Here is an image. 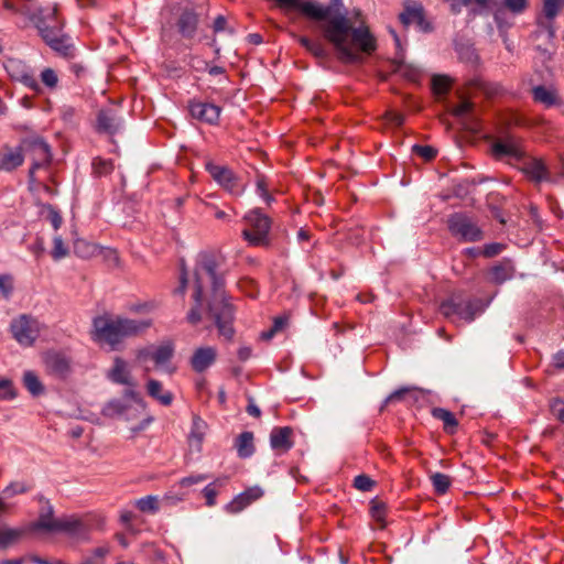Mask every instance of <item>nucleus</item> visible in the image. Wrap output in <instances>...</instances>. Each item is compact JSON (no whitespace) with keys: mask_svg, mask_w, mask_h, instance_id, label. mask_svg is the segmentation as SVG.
<instances>
[{"mask_svg":"<svg viewBox=\"0 0 564 564\" xmlns=\"http://www.w3.org/2000/svg\"><path fill=\"white\" fill-rule=\"evenodd\" d=\"M128 409L129 405L121 400L112 399L104 405L101 414L106 417L113 419L124 414Z\"/></svg>","mask_w":564,"mask_h":564,"instance_id":"34","label":"nucleus"},{"mask_svg":"<svg viewBox=\"0 0 564 564\" xmlns=\"http://www.w3.org/2000/svg\"><path fill=\"white\" fill-rule=\"evenodd\" d=\"M22 149H24V155L32 160L29 182L33 184L36 182L35 171L48 165L52 161L51 148L41 137H28L22 139Z\"/></svg>","mask_w":564,"mask_h":564,"instance_id":"7","label":"nucleus"},{"mask_svg":"<svg viewBox=\"0 0 564 564\" xmlns=\"http://www.w3.org/2000/svg\"><path fill=\"white\" fill-rule=\"evenodd\" d=\"M17 397L13 383L9 379H0V400H12Z\"/></svg>","mask_w":564,"mask_h":564,"instance_id":"49","label":"nucleus"},{"mask_svg":"<svg viewBox=\"0 0 564 564\" xmlns=\"http://www.w3.org/2000/svg\"><path fill=\"white\" fill-rule=\"evenodd\" d=\"M542 3L543 14L550 21L554 20L564 9V0H542Z\"/></svg>","mask_w":564,"mask_h":564,"instance_id":"40","label":"nucleus"},{"mask_svg":"<svg viewBox=\"0 0 564 564\" xmlns=\"http://www.w3.org/2000/svg\"><path fill=\"white\" fill-rule=\"evenodd\" d=\"M43 41L55 52L65 57L73 56L74 46L69 36L63 33V21L57 15V9L37 8L29 15Z\"/></svg>","mask_w":564,"mask_h":564,"instance_id":"3","label":"nucleus"},{"mask_svg":"<svg viewBox=\"0 0 564 564\" xmlns=\"http://www.w3.org/2000/svg\"><path fill=\"white\" fill-rule=\"evenodd\" d=\"M431 481L434 488V491L437 495H444L451 487L452 479L449 476L442 473H434L431 475Z\"/></svg>","mask_w":564,"mask_h":564,"instance_id":"37","label":"nucleus"},{"mask_svg":"<svg viewBox=\"0 0 564 564\" xmlns=\"http://www.w3.org/2000/svg\"><path fill=\"white\" fill-rule=\"evenodd\" d=\"M234 446L239 458L246 459L251 457L256 452L253 433L249 431L240 433L236 437Z\"/></svg>","mask_w":564,"mask_h":564,"instance_id":"24","label":"nucleus"},{"mask_svg":"<svg viewBox=\"0 0 564 564\" xmlns=\"http://www.w3.org/2000/svg\"><path fill=\"white\" fill-rule=\"evenodd\" d=\"M44 362L47 371L57 378H66L70 372V359L62 351H47Z\"/></svg>","mask_w":564,"mask_h":564,"instance_id":"15","label":"nucleus"},{"mask_svg":"<svg viewBox=\"0 0 564 564\" xmlns=\"http://www.w3.org/2000/svg\"><path fill=\"white\" fill-rule=\"evenodd\" d=\"M95 335L98 340L106 341L115 347L122 339L133 337L145 332L151 325L150 319H132L126 317L107 318L98 316L93 322Z\"/></svg>","mask_w":564,"mask_h":564,"instance_id":"4","label":"nucleus"},{"mask_svg":"<svg viewBox=\"0 0 564 564\" xmlns=\"http://www.w3.org/2000/svg\"><path fill=\"white\" fill-rule=\"evenodd\" d=\"M188 65L196 72H206L208 68V62L198 56H191Z\"/></svg>","mask_w":564,"mask_h":564,"instance_id":"63","label":"nucleus"},{"mask_svg":"<svg viewBox=\"0 0 564 564\" xmlns=\"http://www.w3.org/2000/svg\"><path fill=\"white\" fill-rule=\"evenodd\" d=\"M39 214L41 217L48 220L55 230H57L63 224L59 210L51 204H40Z\"/></svg>","mask_w":564,"mask_h":564,"instance_id":"32","label":"nucleus"},{"mask_svg":"<svg viewBox=\"0 0 564 564\" xmlns=\"http://www.w3.org/2000/svg\"><path fill=\"white\" fill-rule=\"evenodd\" d=\"M205 169L213 180L231 195L240 196L245 192L246 187L240 184L239 177L228 166L207 162Z\"/></svg>","mask_w":564,"mask_h":564,"instance_id":"11","label":"nucleus"},{"mask_svg":"<svg viewBox=\"0 0 564 564\" xmlns=\"http://www.w3.org/2000/svg\"><path fill=\"white\" fill-rule=\"evenodd\" d=\"M53 250H52V257L54 260H59L67 256L68 249L64 246L63 239L61 236H56L53 239Z\"/></svg>","mask_w":564,"mask_h":564,"instance_id":"54","label":"nucleus"},{"mask_svg":"<svg viewBox=\"0 0 564 564\" xmlns=\"http://www.w3.org/2000/svg\"><path fill=\"white\" fill-rule=\"evenodd\" d=\"M508 10L505 8H498L494 14L495 22L497 24V28L499 30L500 35H503L507 33V31L512 26L513 21L509 17Z\"/></svg>","mask_w":564,"mask_h":564,"instance_id":"36","label":"nucleus"},{"mask_svg":"<svg viewBox=\"0 0 564 564\" xmlns=\"http://www.w3.org/2000/svg\"><path fill=\"white\" fill-rule=\"evenodd\" d=\"M506 246L500 242L487 243L481 248V256L485 258H494L505 250Z\"/></svg>","mask_w":564,"mask_h":564,"instance_id":"53","label":"nucleus"},{"mask_svg":"<svg viewBox=\"0 0 564 564\" xmlns=\"http://www.w3.org/2000/svg\"><path fill=\"white\" fill-rule=\"evenodd\" d=\"M108 379L117 384L134 386L133 378L129 365L120 357H116L111 369L108 371Z\"/></svg>","mask_w":564,"mask_h":564,"instance_id":"18","label":"nucleus"},{"mask_svg":"<svg viewBox=\"0 0 564 564\" xmlns=\"http://www.w3.org/2000/svg\"><path fill=\"white\" fill-rule=\"evenodd\" d=\"M74 251L82 258H89L99 251V247L95 243H89L84 240H78L74 245Z\"/></svg>","mask_w":564,"mask_h":564,"instance_id":"44","label":"nucleus"},{"mask_svg":"<svg viewBox=\"0 0 564 564\" xmlns=\"http://www.w3.org/2000/svg\"><path fill=\"white\" fill-rule=\"evenodd\" d=\"M409 392H410L409 388H400V389L393 391L386 398L380 410L382 411L383 408H386L389 403H392L395 401H401L405 397V394H408Z\"/></svg>","mask_w":564,"mask_h":564,"instance_id":"59","label":"nucleus"},{"mask_svg":"<svg viewBox=\"0 0 564 564\" xmlns=\"http://www.w3.org/2000/svg\"><path fill=\"white\" fill-rule=\"evenodd\" d=\"M283 11L299 10L308 19L321 22L319 31L335 51L336 57L344 64L364 62V54L376 50V39L368 26H355L348 18L343 0H329L323 6L314 0H274Z\"/></svg>","mask_w":564,"mask_h":564,"instance_id":"1","label":"nucleus"},{"mask_svg":"<svg viewBox=\"0 0 564 564\" xmlns=\"http://www.w3.org/2000/svg\"><path fill=\"white\" fill-rule=\"evenodd\" d=\"M4 68L12 80L23 84L34 93H41L40 84L24 62L17 58H10L4 64Z\"/></svg>","mask_w":564,"mask_h":564,"instance_id":"13","label":"nucleus"},{"mask_svg":"<svg viewBox=\"0 0 564 564\" xmlns=\"http://www.w3.org/2000/svg\"><path fill=\"white\" fill-rule=\"evenodd\" d=\"M194 302H195V305L189 310V312L187 314V321L192 325H197L202 321L200 307H202L203 300L199 302V304L195 300H194Z\"/></svg>","mask_w":564,"mask_h":564,"instance_id":"61","label":"nucleus"},{"mask_svg":"<svg viewBox=\"0 0 564 564\" xmlns=\"http://www.w3.org/2000/svg\"><path fill=\"white\" fill-rule=\"evenodd\" d=\"M121 119L111 109H101L97 115V131L113 135L121 128Z\"/></svg>","mask_w":564,"mask_h":564,"instance_id":"20","label":"nucleus"},{"mask_svg":"<svg viewBox=\"0 0 564 564\" xmlns=\"http://www.w3.org/2000/svg\"><path fill=\"white\" fill-rule=\"evenodd\" d=\"M394 72L411 82H416L421 77V69L414 65L404 62L402 56L394 58Z\"/></svg>","mask_w":564,"mask_h":564,"instance_id":"28","label":"nucleus"},{"mask_svg":"<svg viewBox=\"0 0 564 564\" xmlns=\"http://www.w3.org/2000/svg\"><path fill=\"white\" fill-rule=\"evenodd\" d=\"M293 429L291 426H275L270 433V446L279 453L289 452L294 442L292 440Z\"/></svg>","mask_w":564,"mask_h":564,"instance_id":"16","label":"nucleus"},{"mask_svg":"<svg viewBox=\"0 0 564 564\" xmlns=\"http://www.w3.org/2000/svg\"><path fill=\"white\" fill-rule=\"evenodd\" d=\"M135 507L144 513H155L159 511V500L155 496H145L135 501Z\"/></svg>","mask_w":564,"mask_h":564,"instance_id":"43","label":"nucleus"},{"mask_svg":"<svg viewBox=\"0 0 564 564\" xmlns=\"http://www.w3.org/2000/svg\"><path fill=\"white\" fill-rule=\"evenodd\" d=\"M187 108L192 118L199 122L209 126H217L219 123L221 108L215 104L191 99L188 100Z\"/></svg>","mask_w":564,"mask_h":564,"instance_id":"14","label":"nucleus"},{"mask_svg":"<svg viewBox=\"0 0 564 564\" xmlns=\"http://www.w3.org/2000/svg\"><path fill=\"white\" fill-rule=\"evenodd\" d=\"M227 480L228 477L217 478L203 489L202 494L206 499V506L213 507L216 505V497L218 495L216 486L221 487L227 482Z\"/></svg>","mask_w":564,"mask_h":564,"instance_id":"35","label":"nucleus"},{"mask_svg":"<svg viewBox=\"0 0 564 564\" xmlns=\"http://www.w3.org/2000/svg\"><path fill=\"white\" fill-rule=\"evenodd\" d=\"M250 503L243 492L237 495L229 503L226 505L225 509L229 513H238L247 508Z\"/></svg>","mask_w":564,"mask_h":564,"instance_id":"45","label":"nucleus"},{"mask_svg":"<svg viewBox=\"0 0 564 564\" xmlns=\"http://www.w3.org/2000/svg\"><path fill=\"white\" fill-rule=\"evenodd\" d=\"M216 356L217 352L214 347H200L194 351L191 366L194 371L203 372L215 362Z\"/></svg>","mask_w":564,"mask_h":564,"instance_id":"21","label":"nucleus"},{"mask_svg":"<svg viewBox=\"0 0 564 564\" xmlns=\"http://www.w3.org/2000/svg\"><path fill=\"white\" fill-rule=\"evenodd\" d=\"M310 52L314 57L318 58V59H326L328 57V52L327 50L325 48V46L318 42V41H315L310 50L307 51Z\"/></svg>","mask_w":564,"mask_h":564,"instance_id":"60","label":"nucleus"},{"mask_svg":"<svg viewBox=\"0 0 564 564\" xmlns=\"http://www.w3.org/2000/svg\"><path fill=\"white\" fill-rule=\"evenodd\" d=\"M412 152L425 161H432L437 155L436 149L431 145L414 144L412 147Z\"/></svg>","mask_w":564,"mask_h":564,"instance_id":"47","label":"nucleus"},{"mask_svg":"<svg viewBox=\"0 0 564 564\" xmlns=\"http://www.w3.org/2000/svg\"><path fill=\"white\" fill-rule=\"evenodd\" d=\"M174 355V346L171 341L164 343L154 350L143 349L139 352L140 359L151 358L156 365L167 362Z\"/></svg>","mask_w":564,"mask_h":564,"instance_id":"23","label":"nucleus"},{"mask_svg":"<svg viewBox=\"0 0 564 564\" xmlns=\"http://www.w3.org/2000/svg\"><path fill=\"white\" fill-rule=\"evenodd\" d=\"M513 14H520L528 8V0H503V7Z\"/></svg>","mask_w":564,"mask_h":564,"instance_id":"51","label":"nucleus"},{"mask_svg":"<svg viewBox=\"0 0 564 564\" xmlns=\"http://www.w3.org/2000/svg\"><path fill=\"white\" fill-rule=\"evenodd\" d=\"M492 153L498 159L508 156L516 161H521L524 156V152L517 144L503 141H498L492 144Z\"/></svg>","mask_w":564,"mask_h":564,"instance_id":"25","label":"nucleus"},{"mask_svg":"<svg viewBox=\"0 0 564 564\" xmlns=\"http://www.w3.org/2000/svg\"><path fill=\"white\" fill-rule=\"evenodd\" d=\"M23 534L21 529H0V549H6L15 543Z\"/></svg>","mask_w":564,"mask_h":564,"instance_id":"39","label":"nucleus"},{"mask_svg":"<svg viewBox=\"0 0 564 564\" xmlns=\"http://www.w3.org/2000/svg\"><path fill=\"white\" fill-rule=\"evenodd\" d=\"M223 262L224 257L217 251L207 250L198 253L194 270L193 299L199 304L204 297L202 273L205 272L212 283V294L207 302V318L213 322L218 335L230 341L236 333L234 328L236 307L226 294L224 273L218 271Z\"/></svg>","mask_w":564,"mask_h":564,"instance_id":"2","label":"nucleus"},{"mask_svg":"<svg viewBox=\"0 0 564 564\" xmlns=\"http://www.w3.org/2000/svg\"><path fill=\"white\" fill-rule=\"evenodd\" d=\"M99 252L102 254L104 259L110 267L119 265V256L117 250L111 248H99Z\"/></svg>","mask_w":564,"mask_h":564,"instance_id":"58","label":"nucleus"},{"mask_svg":"<svg viewBox=\"0 0 564 564\" xmlns=\"http://www.w3.org/2000/svg\"><path fill=\"white\" fill-rule=\"evenodd\" d=\"M198 15L193 9H184L180 14L176 26L183 37L192 39L197 30Z\"/></svg>","mask_w":564,"mask_h":564,"instance_id":"22","label":"nucleus"},{"mask_svg":"<svg viewBox=\"0 0 564 564\" xmlns=\"http://www.w3.org/2000/svg\"><path fill=\"white\" fill-rule=\"evenodd\" d=\"M213 30H214V33H219V32H225V31L228 32L229 34L235 33V29L232 26L228 25L227 19L224 15H218L215 18L214 23H213Z\"/></svg>","mask_w":564,"mask_h":564,"instance_id":"57","label":"nucleus"},{"mask_svg":"<svg viewBox=\"0 0 564 564\" xmlns=\"http://www.w3.org/2000/svg\"><path fill=\"white\" fill-rule=\"evenodd\" d=\"M550 410L558 421L564 423V401L562 399H552L550 402Z\"/></svg>","mask_w":564,"mask_h":564,"instance_id":"56","label":"nucleus"},{"mask_svg":"<svg viewBox=\"0 0 564 564\" xmlns=\"http://www.w3.org/2000/svg\"><path fill=\"white\" fill-rule=\"evenodd\" d=\"M13 292V280L10 274H0V293L8 300Z\"/></svg>","mask_w":564,"mask_h":564,"instance_id":"52","label":"nucleus"},{"mask_svg":"<svg viewBox=\"0 0 564 564\" xmlns=\"http://www.w3.org/2000/svg\"><path fill=\"white\" fill-rule=\"evenodd\" d=\"M93 169L96 175H108L113 171V162L101 158H96L93 161Z\"/></svg>","mask_w":564,"mask_h":564,"instance_id":"46","label":"nucleus"},{"mask_svg":"<svg viewBox=\"0 0 564 564\" xmlns=\"http://www.w3.org/2000/svg\"><path fill=\"white\" fill-rule=\"evenodd\" d=\"M532 96L535 102L542 104L545 107H552L560 104V98L555 90L547 89L542 85L532 88Z\"/></svg>","mask_w":564,"mask_h":564,"instance_id":"26","label":"nucleus"},{"mask_svg":"<svg viewBox=\"0 0 564 564\" xmlns=\"http://www.w3.org/2000/svg\"><path fill=\"white\" fill-rule=\"evenodd\" d=\"M243 220L248 228L242 230V237L250 246L267 247L270 245L271 219L260 208L248 212Z\"/></svg>","mask_w":564,"mask_h":564,"instance_id":"6","label":"nucleus"},{"mask_svg":"<svg viewBox=\"0 0 564 564\" xmlns=\"http://www.w3.org/2000/svg\"><path fill=\"white\" fill-rule=\"evenodd\" d=\"M376 486V481L369 476L361 474L355 477L354 487L360 491H370Z\"/></svg>","mask_w":564,"mask_h":564,"instance_id":"48","label":"nucleus"},{"mask_svg":"<svg viewBox=\"0 0 564 564\" xmlns=\"http://www.w3.org/2000/svg\"><path fill=\"white\" fill-rule=\"evenodd\" d=\"M208 478L207 475L199 474V475H191L187 477H184L181 479L180 485L182 487H191L195 484L202 482Z\"/></svg>","mask_w":564,"mask_h":564,"instance_id":"62","label":"nucleus"},{"mask_svg":"<svg viewBox=\"0 0 564 564\" xmlns=\"http://www.w3.org/2000/svg\"><path fill=\"white\" fill-rule=\"evenodd\" d=\"M206 429H207L206 422L204 420H202L199 416L194 415L191 433L188 435V441H189L191 445H196V447L198 449L200 448L202 442L205 436Z\"/></svg>","mask_w":564,"mask_h":564,"instance_id":"30","label":"nucleus"},{"mask_svg":"<svg viewBox=\"0 0 564 564\" xmlns=\"http://www.w3.org/2000/svg\"><path fill=\"white\" fill-rule=\"evenodd\" d=\"M432 415L437 419V420H441L444 424V431L449 433V434H454L457 426H458V421L456 420L455 415L446 410V409H443V408H434L432 410Z\"/></svg>","mask_w":564,"mask_h":564,"instance_id":"31","label":"nucleus"},{"mask_svg":"<svg viewBox=\"0 0 564 564\" xmlns=\"http://www.w3.org/2000/svg\"><path fill=\"white\" fill-rule=\"evenodd\" d=\"M474 104L469 100H463L459 105L452 109V115L456 118H465L473 111Z\"/></svg>","mask_w":564,"mask_h":564,"instance_id":"55","label":"nucleus"},{"mask_svg":"<svg viewBox=\"0 0 564 564\" xmlns=\"http://www.w3.org/2000/svg\"><path fill=\"white\" fill-rule=\"evenodd\" d=\"M449 232L464 242H477L484 239V231L473 217L465 213H454L448 217Z\"/></svg>","mask_w":564,"mask_h":564,"instance_id":"9","label":"nucleus"},{"mask_svg":"<svg viewBox=\"0 0 564 564\" xmlns=\"http://www.w3.org/2000/svg\"><path fill=\"white\" fill-rule=\"evenodd\" d=\"M386 512L387 506L383 501L378 499H372L370 501V514L375 521L380 523L381 528L386 527Z\"/></svg>","mask_w":564,"mask_h":564,"instance_id":"41","label":"nucleus"},{"mask_svg":"<svg viewBox=\"0 0 564 564\" xmlns=\"http://www.w3.org/2000/svg\"><path fill=\"white\" fill-rule=\"evenodd\" d=\"M386 119L395 127H401L404 123V116L400 112L395 111H387L386 112Z\"/></svg>","mask_w":564,"mask_h":564,"instance_id":"64","label":"nucleus"},{"mask_svg":"<svg viewBox=\"0 0 564 564\" xmlns=\"http://www.w3.org/2000/svg\"><path fill=\"white\" fill-rule=\"evenodd\" d=\"M24 162V149H22V141L17 148L4 145L0 152V170L12 172Z\"/></svg>","mask_w":564,"mask_h":564,"instance_id":"17","label":"nucleus"},{"mask_svg":"<svg viewBox=\"0 0 564 564\" xmlns=\"http://www.w3.org/2000/svg\"><path fill=\"white\" fill-rule=\"evenodd\" d=\"M13 338L22 346H32L40 335V323L36 318L21 315L10 325Z\"/></svg>","mask_w":564,"mask_h":564,"instance_id":"10","label":"nucleus"},{"mask_svg":"<svg viewBox=\"0 0 564 564\" xmlns=\"http://www.w3.org/2000/svg\"><path fill=\"white\" fill-rule=\"evenodd\" d=\"M33 529L46 532L77 534L83 529V522L74 516L55 519L53 506L46 501V506L41 509L39 518L33 524Z\"/></svg>","mask_w":564,"mask_h":564,"instance_id":"5","label":"nucleus"},{"mask_svg":"<svg viewBox=\"0 0 564 564\" xmlns=\"http://www.w3.org/2000/svg\"><path fill=\"white\" fill-rule=\"evenodd\" d=\"M399 20L404 28L414 23L417 29L423 33L433 31V25L425 18V11L421 3L412 2L410 0L403 3V10L399 14Z\"/></svg>","mask_w":564,"mask_h":564,"instance_id":"12","label":"nucleus"},{"mask_svg":"<svg viewBox=\"0 0 564 564\" xmlns=\"http://www.w3.org/2000/svg\"><path fill=\"white\" fill-rule=\"evenodd\" d=\"M40 76H41L42 83L46 87H48L50 89L56 88V86L58 84V76L53 68L47 67V68L43 69Z\"/></svg>","mask_w":564,"mask_h":564,"instance_id":"50","label":"nucleus"},{"mask_svg":"<svg viewBox=\"0 0 564 564\" xmlns=\"http://www.w3.org/2000/svg\"><path fill=\"white\" fill-rule=\"evenodd\" d=\"M524 173L535 182L549 180V171L541 160H531L523 167Z\"/></svg>","mask_w":564,"mask_h":564,"instance_id":"27","label":"nucleus"},{"mask_svg":"<svg viewBox=\"0 0 564 564\" xmlns=\"http://www.w3.org/2000/svg\"><path fill=\"white\" fill-rule=\"evenodd\" d=\"M31 489V486L26 485L23 481H12L10 482L1 492V498L3 500H8L13 498L17 495H22L28 492Z\"/></svg>","mask_w":564,"mask_h":564,"instance_id":"38","label":"nucleus"},{"mask_svg":"<svg viewBox=\"0 0 564 564\" xmlns=\"http://www.w3.org/2000/svg\"><path fill=\"white\" fill-rule=\"evenodd\" d=\"M432 91L442 96L449 91L451 89V79L445 75H434L431 82Z\"/></svg>","mask_w":564,"mask_h":564,"instance_id":"42","label":"nucleus"},{"mask_svg":"<svg viewBox=\"0 0 564 564\" xmlns=\"http://www.w3.org/2000/svg\"><path fill=\"white\" fill-rule=\"evenodd\" d=\"M23 383L33 397L41 395L44 392V386L34 371L28 370L24 372Z\"/></svg>","mask_w":564,"mask_h":564,"instance_id":"33","label":"nucleus"},{"mask_svg":"<svg viewBox=\"0 0 564 564\" xmlns=\"http://www.w3.org/2000/svg\"><path fill=\"white\" fill-rule=\"evenodd\" d=\"M148 394L158 400L163 405H170L173 401V394L169 391L162 392L163 387L159 380L150 379L148 381Z\"/></svg>","mask_w":564,"mask_h":564,"instance_id":"29","label":"nucleus"},{"mask_svg":"<svg viewBox=\"0 0 564 564\" xmlns=\"http://www.w3.org/2000/svg\"><path fill=\"white\" fill-rule=\"evenodd\" d=\"M481 311V301L465 299L462 293H454L440 305V312L446 316H458L467 322H473L476 314Z\"/></svg>","mask_w":564,"mask_h":564,"instance_id":"8","label":"nucleus"},{"mask_svg":"<svg viewBox=\"0 0 564 564\" xmlns=\"http://www.w3.org/2000/svg\"><path fill=\"white\" fill-rule=\"evenodd\" d=\"M514 272L516 269L512 260L503 258L489 269L488 281L494 284H502L506 281L511 280Z\"/></svg>","mask_w":564,"mask_h":564,"instance_id":"19","label":"nucleus"}]
</instances>
